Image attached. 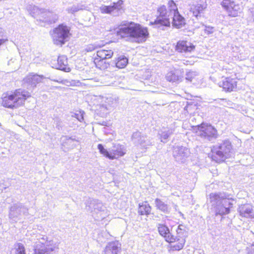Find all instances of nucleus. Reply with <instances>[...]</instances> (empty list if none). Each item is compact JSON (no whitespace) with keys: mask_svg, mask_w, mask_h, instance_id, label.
<instances>
[{"mask_svg":"<svg viewBox=\"0 0 254 254\" xmlns=\"http://www.w3.org/2000/svg\"><path fill=\"white\" fill-rule=\"evenodd\" d=\"M238 211L240 215L243 217L254 218V214L253 211L252 206L249 204H246L239 206Z\"/></svg>","mask_w":254,"mask_h":254,"instance_id":"obj_20","label":"nucleus"},{"mask_svg":"<svg viewBox=\"0 0 254 254\" xmlns=\"http://www.w3.org/2000/svg\"><path fill=\"white\" fill-rule=\"evenodd\" d=\"M46 78L43 75L30 74L24 78L23 84L28 89H31L35 87L38 83Z\"/></svg>","mask_w":254,"mask_h":254,"instance_id":"obj_16","label":"nucleus"},{"mask_svg":"<svg viewBox=\"0 0 254 254\" xmlns=\"http://www.w3.org/2000/svg\"><path fill=\"white\" fill-rule=\"evenodd\" d=\"M212 159L216 162L224 161L232 154V146L231 142L227 139L214 146L211 149Z\"/></svg>","mask_w":254,"mask_h":254,"instance_id":"obj_5","label":"nucleus"},{"mask_svg":"<svg viewBox=\"0 0 254 254\" xmlns=\"http://www.w3.org/2000/svg\"><path fill=\"white\" fill-rule=\"evenodd\" d=\"M123 1L119 0L117 2H114L112 5H102L100 7V11L103 14H110L114 16H117L124 12L123 8Z\"/></svg>","mask_w":254,"mask_h":254,"instance_id":"obj_10","label":"nucleus"},{"mask_svg":"<svg viewBox=\"0 0 254 254\" xmlns=\"http://www.w3.org/2000/svg\"><path fill=\"white\" fill-rule=\"evenodd\" d=\"M121 250V244L118 241L108 244L104 250V254H118Z\"/></svg>","mask_w":254,"mask_h":254,"instance_id":"obj_22","label":"nucleus"},{"mask_svg":"<svg viewBox=\"0 0 254 254\" xmlns=\"http://www.w3.org/2000/svg\"><path fill=\"white\" fill-rule=\"evenodd\" d=\"M10 254H25V249L23 244L21 243L15 244L14 248L11 249Z\"/></svg>","mask_w":254,"mask_h":254,"instance_id":"obj_30","label":"nucleus"},{"mask_svg":"<svg viewBox=\"0 0 254 254\" xmlns=\"http://www.w3.org/2000/svg\"><path fill=\"white\" fill-rule=\"evenodd\" d=\"M98 149L101 154L111 160L123 156L125 154L124 147L121 145H118L117 147H115L111 152H109L104 148L103 145L101 144L98 145Z\"/></svg>","mask_w":254,"mask_h":254,"instance_id":"obj_11","label":"nucleus"},{"mask_svg":"<svg viewBox=\"0 0 254 254\" xmlns=\"http://www.w3.org/2000/svg\"><path fill=\"white\" fill-rule=\"evenodd\" d=\"M98 46L97 45H90L87 47V48H86V51L87 52H92L94 50L97 49Z\"/></svg>","mask_w":254,"mask_h":254,"instance_id":"obj_40","label":"nucleus"},{"mask_svg":"<svg viewBox=\"0 0 254 254\" xmlns=\"http://www.w3.org/2000/svg\"><path fill=\"white\" fill-rule=\"evenodd\" d=\"M221 5L230 16H237L238 14L240 13V5L236 4L233 0H223Z\"/></svg>","mask_w":254,"mask_h":254,"instance_id":"obj_15","label":"nucleus"},{"mask_svg":"<svg viewBox=\"0 0 254 254\" xmlns=\"http://www.w3.org/2000/svg\"><path fill=\"white\" fill-rule=\"evenodd\" d=\"M30 96L31 94L28 91L18 89L12 93L6 94L3 97L2 104L7 108H16L23 104L25 100Z\"/></svg>","mask_w":254,"mask_h":254,"instance_id":"obj_4","label":"nucleus"},{"mask_svg":"<svg viewBox=\"0 0 254 254\" xmlns=\"http://www.w3.org/2000/svg\"><path fill=\"white\" fill-rule=\"evenodd\" d=\"M98 65L101 66V69H107L110 67V64L108 63H106L105 60H104V62L102 64H99V61H98Z\"/></svg>","mask_w":254,"mask_h":254,"instance_id":"obj_39","label":"nucleus"},{"mask_svg":"<svg viewBox=\"0 0 254 254\" xmlns=\"http://www.w3.org/2000/svg\"><path fill=\"white\" fill-rule=\"evenodd\" d=\"M127 64L128 59L125 56H120L112 62L111 65H115L118 68H124Z\"/></svg>","mask_w":254,"mask_h":254,"instance_id":"obj_26","label":"nucleus"},{"mask_svg":"<svg viewBox=\"0 0 254 254\" xmlns=\"http://www.w3.org/2000/svg\"><path fill=\"white\" fill-rule=\"evenodd\" d=\"M204 30L206 33L210 34L214 32L215 28L210 26H205V29Z\"/></svg>","mask_w":254,"mask_h":254,"instance_id":"obj_38","label":"nucleus"},{"mask_svg":"<svg viewBox=\"0 0 254 254\" xmlns=\"http://www.w3.org/2000/svg\"><path fill=\"white\" fill-rule=\"evenodd\" d=\"M195 49L194 46L186 41H179L176 46V50L180 53L191 52Z\"/></svg>","mask_w":254,"mask_h":254,"instance_id":"obj_19","label":"nucleus"},{"mask_svg":"<svg viewBox=\"0 0 254 254\" xmlns=\"http://www.w3.org/2000/svg\"><path fill=\"white\" fill-rule=\"evenodd\" d=\"M56 127L58 128V129H61L63 127L62 122L59 119H57L56 121Z\"/></svg>","mask_w":254,"mask_h":254,"instance_id":"obj_41","label":"nucleus"},{"mask_svg":"<svg viewBox=\"0 0 254 254\" xmlns=\"http://www.w3.org/2000/svg\"><path fill=\"white\" fill-rule=\"evenodd\" d=\"M157 227L159 234L170 244L173 251H180L183 248L188 236V231L185 225L180 224L176 230L175 234L171 233L169 228L164 224L158 223Z\"/></svg>","mask_w":254,"mask_h":254,"instance_id":"obj_1","label":"nucleus"},{"mask_svg":"<svg viewBox=\"0 0 254 254\" xmlns=\"http://www.w3.org/2000/svg\"><path fill=\"white\" fill-rule=\"evenodd\" d=\"M7 41V38L5 31L1 28H0V46Z\"/></svg>","mask_w":254,"mask_h":254,"instance_id":"obj_33","label":"nucleus"},{"mask_svg":"<svg viewBox=\"0 0 254 254\" xmlns=\"http://www.w3.org/2000/svg\"><path fill=\"white\" fill-rule=\"evenodd\" d=\"M117 34L122 38H127L138 43L144 42L149 36L147 28L134 22L121 27L117 31Z\"/></svg>","mask_w":254,"mask_h":254,"instance_id":"obj_2","label":"nucleus"},{"mask_svg":"<svg viewBox=\"0 0 254 254\" xmlns=\"http://www.w3.org/2000/svg\"><path fill=\"white\" fill-rule=\"evenodd\" d=\"M193 130L196 135L204 142L213 141L218 137L216 129L212 125L202 123L194 127Z\"/></svg>","mask_w":254,"mask_h":254,"instance_id":"obj_7","label":"nucleus"},{"mask_svg":"<svg viewBox=\"0 0 254 254\" xmlns=\"http://www.w3.org/2000/svg\"><path fill=\"white\" fill-rule=\"evenodd\" d=\"M114 52L111 50H107L105 48L101 49L97 51L98 58L95 59L97 61L99 59V64H102L104 60L110 59L113 56Z\"/></svg>","mask_w":254,"mask_h":254,"instance_id":"obj_21","label":"nucleus"},{"mask_svg":"<svg viewBox=\"0 0 254 254\" xmlns=\"http://www.w3.org/2000/svg\"><path fill=\"white\" fill-rule=\"evenodd\" d=\"M37 10H38V14H41V17L43 18V19H40L46 22L52 23L55 22V20L57 19V16L55 14H53L50 11H47L45 9H38L36 7Z\"/></svg>","mask_w":254,"mask_h":254,"instance_id":"obj_24","label":"nucleus"},{"mask_svg":"<svg viewBox=\"0 0 254 254\" xmlns=\"http://www.w3.org/2000/svg\"><path fill=\"white\" fill-rule=\"evenodd\" d=\"M69 28L63 24H60L53 30L52 37L55 44L63 45L68 41L69 34Z\"/></svg>","mask_w":254,"mask_h":254,"instance_id":"obj_9","label":"nucleus"},{"mask_svg":"<svg viewBox=\"0 0 254 254\" xmlns=\"http://www.w3.org/2000/svg\"><path fill=\"white\" fill-rule=\"evenodd\" d=\"M168 9L166 6L163 5L157 9V16L153 22H150V24L154 25V28H162V27H168L170 26L171 17L173 16L174 10H177V5L174 1L170 0L168 3Z\"/></svg>","mask_w":254,"mask_h":254,"instance_id":"obj_3","label":"nucleus"},{"mask_svg":"<svg viewBox=\"0 0 254 254\" xmlns=\"http://www.w3.org/2000/svg\"><path fill=\"white\" fill-rule=\"evenodd\" d=\"M111 106L113 107H116L117 106V101L116 100H115L114 102H112V104H111Z\"/></svg>","mask_w":254,"mask_h":254,"instance_id":"obj_43","label":"nucleus"},{"mask_svg":"<svg viewBox=\"0 0 254 254\" xmlns=\"http://www.w3.org/2000/svg\"><path fill=\"white\" fill-rule=\"evenodd\" d=\"M251 13H252V17H253V21H254V9H253L251 11Z\"/></svg>","mask_w":254,"mask_h":254,"instance_id":"obj_44","label":"nucleus"},{"mask_svg":"<svg viewBox=\"0 0 254 254\" xmlns=\"http://www.w3.org/2000/svg\"><path fill=\"white\" fill-rule=\"evenodd\" d=\"M28 209L21 203L14 204L10 209L9 218L14 221H17L19 219L22 214L27 215Z\"/></svg>","mask_w":254,"mask_h":254,"instance_id":"obj_13","label":"nucleus"},{"mask_svg":"<svg viewBox=\"0 0 254 254\" xmlns=\"http://www.w3.org/2000/svg\"><path fill=\"white\" fill-rule=\"evenodd\" d=\"M179 71L169 72L166 75L167 80L170 82L175 83L181 81L182 80V77L179 75Z\"/></svg>","mask_w":254,"mask_h":254,"instance_id":"obj_28","label":"nucleus"},{"mask_svg":"<svg viewBox=\"0 0 254 254\" xmlns=\"http://www.w3.org/2000/svg\"><path fill=\"white\" fill-rule=\"evenodd\" d=\"M58 69L65 72H69L70 70L68 65L67 59L64 56H59L58 59Z\"/></svg>","mask_w":254,"mask_h":254,"instance_id":"obj_25","label":"nucleus"},{"mask_svg":"<svg viewBox=\"0 0 254 254\" xmlns=\"http://www.w3.org/2000/svg\"><path fill=\"white\" fill-rule=\"evenodd\" d=\"M85 205L87 211L100 213L99 218L101 219H104L108 215L106 207L98 199L89 198L86 200Z\"/></svg>","mask_w":254,"mask_h":254,"instance_id":"obj_8","label":"nucleus"},{"mask_svg":"<svg viewBox=\"0 0 254 254\" xmlns=\"http://www.w3.org/2000/svg\"><path fill=\"white\" fill-rule=\"evenodd\" d=\"M205 8V5L198 3L191 7L190 12L192 13L194 16L198 18Z\"/></svg>","mask_w":254,"mask_h":254,"instance_id":"obj_29","label":"nucleus"},{"mask_svg":"<svg viewBox=\"0 0 254 254\" xmlns=\"http://www.w3.org/2000/svg\"><path fill=\"white\" fill-rule=\"evenodd\" d=\"M219 85L225 91L230 92L236 88L237 81L235 79L226 77L222 82H219Z\"/></svg>","mask_w":254,"mask_h":254,"instance_id":"obj_17","label":"nucleus"},{"mask_svg":"<svg viewBox=\"0 0 254 254\" xmlns=\"http://www.w3.org/2000/svg\"><path fill=\"white\" fill-rule=\"evenodd\" d=\"M190 154V150L183 146H174L173 156L175 160L179 163H184Z\"/></svg>","mask_w":254,"mask_h":254,"instance_id":"obj_14","label":"nucleus"},{"mask_svg":"<svg viewBox=\"0 0 254 254\" xmlns=\"http://www.w3.org/2000/svg\"><path fill=\"white\" fill-rule=\"evenodd\" d=\"M172 19L173 26L177 28H181L186 24V20L179 12L178 8L177 10H174Z\"/></svg>","mask_w":254,"mask_h":254,"instance_id":"obj_18","label":"nucleus"},{"mask_svg":"<svg viewBox=\"0 0 254 254\" xmlns=\"http://www.w3.org/2000/svg\"><path fill=\"white\" fill-rule=\"evenodd\" d=\"M151 207L147 201L139 204L138 213L141 215L148 216L151 213Z\"/></svg>","mask_w":254,"mask_h":254,"instance_id":"obj_27","label":"nucleus"},{"mask_svg":"<svg viewBox=\"0 0 254 254\" xmlns=\"http://www.w3.org/2000/svg\"><path fill=\"white\" fill-rule=\"evenodd\" d=\"M155 206L160 211L167 213L168 212V207L167 204H165L161 199L156 198L155 200Z\"/></svg>","mask_w":254,"mask_h":254,"instance_id":"obj_31","label":"nucleus"},{"mask_svg":"<svg viewBox=\"0 0 254 254\" xmlns=\"http://www.w3.org/2000/svg\"><path fill=\"white\" fill-rule=\"evenodd\" d=\"M77 141V140H76L75 137H68L66 136L64 137V139L63 140V144H64V145H65L68 143H71L72 141Z\"/></svg>","mask_w":254,"mask_h":254,"instance_id":"obj_34","label":"nucleus"},{"mask_svg":"<svg viewBox=\"0 0 254 254\" xmlns=\"http://www.w3.org/2000/svg\"><path fill=\"white\" fill-rule=\"evenodd\" d=\"M47 78L50 79V80H51L52 81H55V82H57L58 83H63V80H62L61 78H59L58 79H53V78H51L50 77H47Z\"/></svg>","mask_w":254,"mask_h":254,"instance_id":"obj_42","label":"nucleus"},{"mask_svg":"<svg viewBox=\"0 0 254 254\" xmlns=\"http://www.w3.org/2000/svg\"><path fill=\"white\" fill-rule=\"evenodd\" d=\"M198 73L195 71H189L187 72L186 74V79L190 82H192L197 76Z\"/></svg>","mask_w":254,"mask_h":254,"instance_id":"obj_32","label":"nucleus"},{"mask_svg":"<svg viewBox=\"0 0 254 254\" xmlns=\"http://www.w3.org/2000/svg\"><path fill=\"white\" fill-rule=\"evenodd\" d=\"M131 138L135 145H139L143 148H147V146L152 145L154 143L152 139L139 131L134 132Z\"/></svg>","mask_w":254,"mask_h":254,"instance_id":"obj_12","label":"nucleus"},{"mask_svg":"<svg viewBox=\"0 0 254 254\" xmlns=\"http://www.w3.org/2000/svg\"><path fill=\"white\" fill-rule=\"evenodd\" d=\"M209 199L212 205L215 207L216 215H224L229 213L230 207L232 203L224 195L218 193H211Z\"/></svg>","mask_w":254,"mask_h":254,"instance_id":"obj_6","label":"nucleus"},{"mask_svg":"<svg viewBox=\"0 0 254 254\" xmlns=\"http://www.w3.org/2000/svg\"><path fill=\"white\" fill-rule=\"evenodd\" d=\"M246 253V254H254V243L247 247Z\"/></svg>","mask_w":254,"mask_h":254,"instance_id":"obj_37","label":"nucleus"},{"mask_svg":"<svg viewBox=\"0 0 254 254\" xmlns=\"http://www.w3.org/2000/svg\"><path fill=\"white\" fill-rule=\"evenodd\" d=\"M80 9H81V8L78 5H72V6L67 8L66 10L68 13L73 14L75 12L79 11Z\"/></svg>","mask_w":254,"mask_h":254,"instance_id":"obj_35","label":"nucleus"},{"mask_svg":"<svg viewBox=\"0 0 254 254\" xmlns=\"http://www.w3.org/2000/svg\"><path fill=\"white\" fill-rule=\"evenodd\" d=\"M175 131L173 127H162L158 132V135L161 142L166 143L169 136L172 135Z\"/></svg>","mask_w":254,"mask_h":254,"instance_id":"obj_23","label":"nucleus"},{"mask_svg":"<svg viewBox=\"0 0 254 254\" xmlns=\"http://www.w3.org/2000/svg\"><path fill=\"white\" fill-rule=\"evenodd\" d=\"M84 112L83 111H80L79 113H74L72 116L75 118L78 121L82 122L83 118V114Z\"/></svg>","mask_w":254,"mask_h":254,"instance_id":"obj_36","label":"nucleus"}]
</instances>
